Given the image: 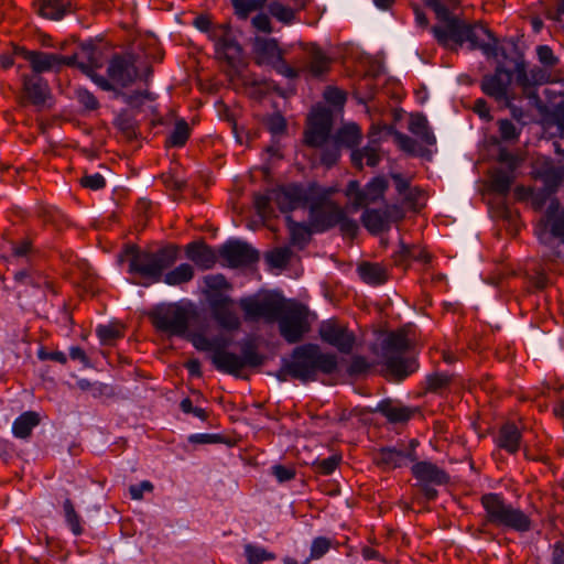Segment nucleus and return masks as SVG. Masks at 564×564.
Masks as SVG:
<instances>
[{
	"label": "nucleus",
	"instance_id": "nucleus-30",
	"mask_svg": "<svg viewBox=\"0 0 564 564\" xmlns=\"http://www.w3.org/2000/svg\"><path fill=\"white\" fill-rule=\"evenodd\" d=\"M253 52L261 62L273 63L282 61L283 52L279 47V42L274 37H256Z\"/></svg>",
	"mask_w": 564,
	"mask_h": 564
},
{
	"label": "nucleus",
	"instance_id": "nucleus-50",
	"mask_svg": "<svg viewBox=\"0 0 564 564\" xmlns=\"http://www.w3.org/2000/svg\"><path fill=\"white\" fill-rule=\"evenodd\" d=\"M78 48L86 61H79L78 64H88L91 67H100L99 50L93 39L78 42Z\"/></svg>",
	"mask_w": 564,
	"mask_h": 564
},
{
	"label": "nucleus",
	"instance_id": "nucleus-64",
	"mask_svg": "<svg viewBox=\"0 0 564 564\" xmlns=\"http://www.w3.org/2000/svg\"><path fill=\"white\" fill-rule=\"evenodd\" d=\"M324 99L335 108H340L347 100L346 93L338 87L328 86L324 91Z\"/></svg>",
	"mask_w": 564,
	"mask_h": 564
},
{
	"label": "nucleus",
	"instance_id": "nucleus-46",
	"mask_svg": "<svg viewBox=\"0 0 564 564\" xmlns=\"http://www.w3.org/2000/svg\"><path fill=\"white\" fill-rule=\"evenodd\" d=\"M75 68H78L84 75H86L88 78H90L100 89L104 91H112L113 97L116 96V90L119 88L116 87L112 80L110 78H106L102 75L95 72L97 67H91L88 64H78V62L73 66Z\"/></svg>",
	"mask_w": 564,
	"mask_h": 564
},
{
	"label": "nucleus",
	"instance_id": "nucleus-19",
	"mask_svg": "<svg viewBox=\"0 0 564 564\" xmlns=\"http://www.w3.org/2000/svg\"><path fill=\"white\" fill-rule=\"evenodd\" d=\"M223 34L214 31L209 39L215 43V54L219 59H224L229 66L235 67L242 58V47L236 37L231 34L229 25H219Z\"/></svg>",
	"mask_w": 564,
	"mask_h": 564
},
{
	"label": "nucleus",
	"instance_id": "nucleus-10",
	"mask_svg": "<svg viewBox=\"0 0 564 564\" xmlns=\"http://www.w3.org/2000/svg\"><path fill=\"white\" fill-rule=\"evenodd\" d=\"M333 193L332 187L319 186V191L308 206V220L313 231L317 234L330 230L343 219L344 208L334 202H328Z\"/></svg>",
	"mask_w": 564,
	"mask_h": 564
},
{
	"label": "nucleus",
	"instance_id": "nucleus-55",
	"mask_svg": "<svg viewBox=\"0 0 564 564\" xmlns=\"http://www.w3.org/2000/svg\"><path fill=\"white\" fill-rule=\"evenodd\" d=\"M391 178L394 183L395 191L399 195L403 196L405 203H415L416 194L410 188V181L405 178L401 173H392Z\"/></svg>",
	"mask_w": 564,
	"mask_h": 564
},
{
	"label": "nucleus",
	"instance_id": "nucleus-43",
	"mask_svg": "<svg viewBox=\"0 0 564 564\" xmlns=\"http://www.w3.org/2000/svg\"><path fill=\"white\" fill-rule=\"evenodd\" d=\"M63 511L65 523L75 536H79L84 533L83 519L79 513L75 510L74 503L69 498H66L63 502Z\"/></svg>",
	"mask_w": 564,
	"mask_h": 564
},
{
	"label": "nucleus",
	"instance_id": "nucleus-24",
	"mask_svg": "<svg viewBox=\"0 0 564 564\" xmlns=\"http://www.w3.org/2000/svg\"><path fill=\"white\" fill-rule=\"evenodd\" d=\"M22 87L25 99L35 107L44 106L51 96L47 80L37 74H23Z\"/></svg>",
	"mask_w": 564,
	"mask_h": 564
},
{
	"label": "nucleus",
	"instance_id": "nucleus-2",
	"mask_svg": "<svg viewBox=\"0 0 564 564\" xmlns=\"http://www.w3.org/2000/svg\"><path fill=\"white\" fill-rule=\"evenodd\" d=\"M424 3L433 10L436 19L444 23L443 26L434 25L432 28V33L440 45L448 47L449 42L458 46L468 43L470 51L480 50L488 58L508 57L505 47H499V39L480 22L468 23L453 15L448 7L441 0H424Z\"/></svg>",
	"mask_w": 564,
	"mask_h": 564
},
{
	"label": "nucleus",
	"instance_id": "nucleus-57",
	"mask_svg": "<svg viewBox=\"0 0 564 564\" xmlns=\"http://www.w3.org/2000/svg\"><path fill=\"white\" fill-rule=\"evenodd\" d=\"M498 130L502 141L505 142H517L521 134V128H518L509 119L498 120Z\"/></svg>",
	"mask_w": 564,
	"mask_h": 564
},
{
	"label": "nucleus",
	"instance_id": "nucleus-61",
	"mask_svg": "<svg viewBox=\"0 0 564 564\" xmlns=\"http://www.w3.org/2000/svg\"><path fill=\"white\" fill-rule=\"evenodd\" d=\"M76 99L86 111H95L100 107L96 96L84 87L76 90Z\"/></svg>",
	"mask_w": 564,
	"mask_h": 564
},
{
	"label": "nucleus",
	"instance_id": "nucleus-44",
	"mask_svg": "<svg viewBox=\"0 0 564 564\" xmlns=\"http://www.w3.org/2000/svg\"><path fill=\"white\" fill-rule=\"evenodd\" d=\"M243 555L248 564H262L276 558L275 553L253 543H248L243 546Z\"/></svg>",
	"mask_w": 564,
	"mask_h": 564
},
{
	"label": "nucleus",
	"instance_id": "nucleus-25",
	"mask_svg": "<svg viewBox=\"0 0 564 564\" xmlns=\"http://www.w3.org/2000/svg\"><path fill=\"white\" fill-rule=\"evenodd\" d=\"M391 259L395 267L406 270L412 262H417L421 264L430 263L431 254L419 246L406 245L401 241L399 250L393 252Z\"/></svg>",
	"mask_w": 564,
	"mask_h": 564
},
{
	"label": "nucleus",
	"instance_id": "nucleus-28",
	"mask_svg": "<svg viewBox=\"0 0 564 564\" xmlns=\"http://www.w3.org/2000/svg\"><path fill=\"white\" fill-rule=\"evenodd\" d=\"M375 411L382 414L389 423L398 424L410 421L415 410L406 405H394L393 401L387 398L377 404Z\"/></svg>",
	"mask_w": 564,
	"mask_h": 564
},
{
	"label": "nucleus",
	"instance_id": "nucleus-35",
	"mask_svg": "<svg viewBox=\"0 0 564 564\" xmlns=\"http://www.w3.org/2000/svg\"><path fill=\"white\" fill-rule=\"evenodd\" d=\"M37 12L41 17L59 21L70 11V0H39Z\"/></svg>",
	"mask_w": 564,
	"mask_h": 564
},
{
	"label": "nucleus",
	"instance_id": "nucleus-51",
	"mask_svg": "<svg viewBox=\"0 0 564 564\" xmlns=\"http://www.w3.org/2000/svg\"><path fill=\"white\" fill-rule=\"evenodd\" d=\"M373 364L369 362L365 356L354 355L346 368V373L350 378H360L367 376Z\"/></svg>",
	"mask_w": 564,
	"mask_h": 564
},
{
	"label": "nucleus",
	"instance_id": "nucleus-22",
	"mask_svg": "<svg viewBox=\"0 0 564 564\" xmlns=\"http://www.w3.org/2000/svg\"><path fill=\"white\" fill-rule=\"evenodd\" d=\"M545 221L542 228L536 232L541 243L547 245L550 237L546 234V229H550V235L554 238H558L564 242V209L561 208L557 198H553L544 214Z\"/></svg>",
	"mask_w": 564,
	"mask_h": 564
},
{
	"label": "nucleus",
	"instance_id": "nucleus-4",
	"mask_svg": "<svg viewBox=\"0 0 564 564\" xmlns=\"http://www.w3.org/2000/svg\"><path fill=\"white\" fill-rule=\"evenodd\" d=\"M338 370L339 361L335 352L323 350L318 344L305 343L295 346L290 358L281 359V367L275 371L274 377L280 382L293 379L310 383L318 381L321 375L332 376Z\"/></svg>",
	"mask_w": 564,
	"mask_h": 564
},
{
	"label": "nucleus",
	"instance_id": "nucleus-52",
	"mask_svg": "<svg viewBox=\"0 0 564 564\" xmlns=\"http://www.w3.org/2000/svg\"><path fill=\"white\" fill-rule=\"evenodd\" d=\"M292 251L288 247L274 248L265 253V261L271 268L283 269L291 260Z\"/></svg>",
	"mask_w": 564,
	"mask_h": 564
},
{
	"label": "nucleus",
	"instance_id": "nucleus-59",
	"mask_svg": "<svg viewBox=\"0 0 564 564\" xmlns=\"http://www.w3.org/2000/svg\"><path fill=\"white\" fill-rule=\"evenodd\" d=\"M332 540L326 536H317L313 539L310 549V562L322 558L330 549Z\"/></svg>",
	"mask_w": 564,
	"mask_h": 564
},
{
	"label": "nucleus",
	"instance_id": "nucleus-47",
	"mask_svg": "<svg viewBox=\"0 0 564 564\" xmlns=\"http://www.w3.org/2000/svg\"><path fill=\"white\" fill-rule=\"evenodd\" d=\"M387 129L391 134H393L395 142L403 152L412 156L424 155L423 149L420 148L419 151L417 142L413 138L395 130L393 126H389Z\"/></svg>",
	"mask_w": 564,
	"mask_h": 564
},
{
	"label": "nucleus",
	"instance_id": "nucleus-49",
	"mask_svg": "<svg viewBox=\"0 0 564 564\" xmlns=\"http://www.w3.org/2000/svg\"><path fill=\"white\" fill-rule=\"evenodd\" d=\"M115 98H120L124 104L132 108H141L145 100H153L154 96L149 90H134L132 93H126L122 89L116 90Z\"/></svg>",
	"mask_w": 564,
	"mask_h": 564
},
{
	"label": "nucleus",
	"instance_id": "nucleus-34",
	"mask_svg": "<svg viewBox=\"0 0 564 564\" xmlns=\"http://www.w3.org/2000/svg\"><path fill=\"white\" fill-rule=\"evenodd\" d=\"M41 422L37 412L26 411L20 414L12 424V433L17 438L26 440L31 436L32 431Z\"/></svg>",
	"mask_w": 564,
	"mask_h": 564
},
{
	"label": "nucleus",
	"instance_id": "nucleus-13",
	"mask_svg": "<svg viewBox=\"0 0 564 564\" xmlns=\"http://www.w3.org/2000/svg\"><path fill=\"white\" fill-rule=\"evenodd\" d=\"M13 54L26 61L32 74L41 76L43 73H58L64 66L73 67L77 63L78 53L64 56L56 53H48L37 50H29L24 46L14 45Z\"/></svg>",
	"mask_w": 564,
	"mask_h": 564
},
{
	"label": "nucleus",
	"instance_id": "nucleus-16",
	"mask_svg": "<svg viewBox=\"0 0 564 564\" xmlns=\"http://www.w3.org/2000/svg\"><path fill=\"white\" fill-rule=\"evenodd\" d=\"M218 254L229 268H242L257 263L260 259L259 251L247 241L230 238L218 249Z\"/></svg>",
	"mask_w": 564,
	"mask_h": 564
},
{
	"label": "nucleus",
	"instance_id": "nucleus-56",
	"mask_svg": "<svg viewBox=\"0 0 564 564\" xmlns=\"http://www.w3.org/2000/svg\"><path fill=\"white\" fill-rule=\"evenodd\" d=\"M321 164L327 169L333 167L340 158V148L334 141L321 147Z\"/></svg>",
	"mask_w": 564,
	"mask_h": 564
},
{
	"label": "nucleus",
	"instance_id": "nucleus-27",
	"mask_svg": "<svg viewBox=\"0 0 564 564\" xmlns=\"http://www.w3.org/2000/svg\"><path fill=\"white\" fill-rule=\"evenodd\" d=\"M185 253L187 259L202 270L212 269L217 261L215 250L203 240L189 242L185 248Z\"/></svg>",
	"mask_w": 564,
	"mask_h": 564
},
{
	"label": "nucleus",
	"instance_id": "nucleus-29",
	"mask_svg": "<svg viewBox=\"0 0 564 564\" xmlns=\"http://www.w3.org/2000/svg\"><path fill=\"white\" fill-rule=\"evenodd\" d=\"M357 272L361 281L371 286L382 285L389 280L387 268L378 262L364 261L358 265Z\"/></svg>",
	"mask_w": 564,
	"mask_h": 564
},
{
	"label": "nucleus",
	"instance_id": "nucleus-58",
	"mask_svg": "<svg viewBox=\"0 0 564 564\" xmlns=\"http://www.w3.org/2000/svg\"><path fill=\"white\" fill-rule=\"evenodd\" d=\"M345 195L347 197H352V209L358 210L361 207H365V191L360 187V184L356 180H351L348 182Z\"/></svg>",
	"mask_w": 564,
	"mask_h": 564
},
{
	"label": "nucleus",
	"instance_id": "nucleus-17",
	"mask_svg": "<svg viewBox=\"0 0 564 564\" xmlns=\"http://www.w3.org/2000/svg\"><path fill=\"white\" fill-rule=\"evenodd\" d=\"M318 336L323 343L345 355L350 354L356 345L355 334L335 319L323 321L318 327Z\"/></svg>",
	"mask_w": 564,
	"mask_h": 564
},
{
	"label": "nucleus",
	"instance_id": "nucleus-41",
	"mask_svg": "<svg viewBox=\"0 0 564 564\" xmlns=\"http://www.w3.org/2000/svg\"><path fill=\"white\" fill-rule=\"evenodd\" d=\"M514 173L502 169L496 170L490 180V187L492 192L507 196L510 192L511 185L514 181Z\"/></svg>",
	"mask_w": 564,
	"mask_h": 564
},
{
	"label": "nucleus",
	"instance_id": "nucleus-53",
	"mask_svg": "<svg viewBox=\"0 0 564 564\" xmlns=\"http://www.w3.org/2000/svg\"><path fill=\"white\" fill-rule=\"evenodd\" d=\"M341 459V455L339 454H334L324 459H315L312 463V469L316 475L329 476L339 466Z\"/></svg>",
	"mask_w": 564,
	"mask_h": 564
},
{
	"label": "nucleus",
	"instance_id": "nucleus-63",
	"mask_svg": "<svg viewBox=\"0 0 564 564\" xmlns=\"http://www.w3.org/2000/svg\"><path fill=\"white\" fill-rule=\"evenodd\" d=\"M337 226L344 238L355 239L359 234L357 220L349 218L345 210L343 212V219L338 221Z\"/></svg>",
	"mask_w": 564,
	"mask_h": 564
},
{
	"label": "nucleus",
	"instance_id": "nucleus-12",
	"mask_svg": "<svg viewBox=\"0 0 564 564\" xmlns=\"http://www.w3.org/2000/svg\"><path fill=\"white\" fill-rule=\"evenodd\" d=\"M156 330L183 337L189 325V312L177 303L155 306L149 314Z\"/></svg>",
	"mask_w": 564,
	"mask_h": 564
},
{
	"label": "nucleus",
	"instance_id": "nucleus-42",
	"mask_svg": "<svg viewBox=\"0 0 564 564\" xmlns=\"http://www.w3.org/2000/svg\"><path fill=\"white\" fill-rule=\"evenodd\" d=\"M453 376L447 372H432L425 377V391L442 394L452 383Z\"/></svg>",
	"mask_w": 564,
	"mask_h": 564
},
{
	"label": "nucleus",
	"instance_id": "nucleus-1",
	"mask_svg": "<svg viewBox=\"0 0 564 564\" xmlns=\"http://www.w3.org/2000/svg\"><path fill=\"white\" fill-rule=\"evenodd\" d=\"M178 256L180 248L174 243H166L156 250L141 249L135 243H126L118 254V262L128 261L127 272L148 280L149 283H142L144 286L160 281L174 286L187 283L194 278V269L188 263H181L165 273L176 262Z\"/></svg>",
	"mask_w": 564,
	"mask_h": 564
},
{
	"label": "nucleus",
	"instance_id": "nucleus-38",
	"mask_svg": "<svg viewBox=\"0 0 564 564\" xmlns=\"http://www.w3.org/2000/svg\"><path fill=\"white\" fill-rule=\"evenodd\" d=\"M11 257L17 260H25L28 263L37 257L39 249L34 247V241L31 237L25 236L10 242Z\"/></svg>",
	"mask_w": 564,
	"mask_h": 564
},
{
	"label": "nucleus",
	"instance_id": "nucleus-45",
	"mask_svg": "<svg viewBox=\"0 0 564 564\" xmlns=\"http://www.w3.org/2000/svg\"><path fill=\"white\" fill-rule=\"evenodd\" d=\"M113 126L128 139L137 135V121L128 109H121L113 119Z\"/></svg>",
	"mask_w": 564,
	"mask_h": 564
},
{
	"label": "nucleus",
	"instance_id": "nucleus-62",
	"mask_svg": "<svg viewBox=\"0 0 564 564\" xmlns=\"http://www.w3.org/2000/svg\"><path fill=\"white\" fill-rule=\"evenodd\" d=\"M265 127L272 135H279L286 131V120L280 112H274L264 119Z\"/></svg>",
	"mask_w": 564,
	"mask_h": 564
},
{
	"label": "nucleus",
	"instance_id": "nucleus-26",
	"mask_svg": "<svg viewBox=\"0 0 564 564\" xmlns=\"http://www.w3.org/2000/svg\"><path fill=\"white\" fill-rule=\"evenodd\" d=\"M494 441L498 448L514 455L520 449L522 433L514 422L508 421L500 426Z\"/></svg>",
	"mask_w": 564,
	"mask_h": 564
},
{
	"label": "nucleus",
	"instance_id": "nucleus-37",
	"mask_svg": "<svg viewBox=\"0 0 564 564\" xmlns=\"http://www.w3.org/2000/svg\"><path fill=\"white\" fill-rule=\"evenodd\" d=\"M288 228L290 230L291 235V242L294 246L304 247L306 243H308L311 236L313 234H316L313 231V227L311 226V220H308V224L305 223H299L293 220L292 216L289 215L285 217Z\"/></svg>",
	"mask_w": 564,
	"mask_h": 564
},
{
	"label": "nucleus",
	"instance_id": "nucleus-6",
	"mask_svg": "<svg viewBox=\"0 0 564 564\" xmlns=\"http://www.w3.org/2000/svg\"><path fill=\"white\" fill-rule=\"evenodd\" d=\"M319 186L317 182H310L306 185L301 182L278 184L263 193H254L253 207L258 216L267 217L273 213V202L286 217L299 208L310 206Z\"/></svg>",
	"mask_w": 564,
	"mask_h": 564
},
{
	"label": "nucleus",
	"instance_id": "nucleus-14",
	"mask_svg": "<svg viewBox=\"0 0 564 564\" xmlns=\"http://www.w3.org/2000/svg\"><path fill=\"white\" fill-rule=\"evenodd\" d=\"M419 445L420 442L416 438H411L406 445L398 443L397 446L380 447L373 462L384 471L406 467L417 459L416 448Z\"/></svg>",
	"mask_w": 564,
	"mask_h": 564
},
{
	"label": "nucleus",
	"instance_id": "nucleus-60",
	"mask_svg": "<svg viewBox=\"0 0 564 564\" xmlns=\"http://www.w3.org/2000/svg\"><path fill=\"white\" fill-rule=\"evenodd\" d=\"M206 285L208 288V300L215 294H224L223 290H228L231 288L230 283L223 274L209 275L205 279Z\"/></svg>",
	"mask_w": 564,
	"mask_h": 564
},
{
	"label": "nucleus",
	"instance_id": "nucleus-39",
	"mask_svg": "<svg viewBox=\"0 0 564 564\" xmlns=\"http://www.w3.org/2000/svg\"><path fill=\"white\" fill-rule=\"evenodd\" d=\"M191 137V127L183 118L175 121L174 129L165 140L166 148H183Z\"/></svg>",
	"mask_w": 564,
	"mask_h": 564
},
{
	"label": "nucleus",
	"instance_id": "nucleus-31",
	"mask_svg": "<svg viewBox=\"0 0 564 564\" xmlns=\"http://www.w3.org/2000/svg\"><path fill=\"white\" fill-rule=\"evenodd\" d=\"M14 281L18 284L32 286L37 290H53V282L43 272L34 269H22L14 273Z\"/></svg>",
	"mask_w": 564,
	"mask_h": 564
},
{
	"label": "nucleus",
	"instance_id": "nucleus-32",
	"mask_svg": "<svg viewBox=\"0 0 564 564\" xmlns=\"http://www.w3.org/2000/svg\"><path fill=\"white\" fill-rule=\"evenodd\" d=\"M360 221L368 232L373 236H378L390 230L387 215L382 209L366 208L361 214Z\"/></svg>",
	"mask_w": 564,
	"mask_h": 564
},
{
	"label": "nucleus",
	"instance_id": "nucleus-5",
	"mask_svg": "<svg viewBox=\"0 0 564 564\" xmlns=\"http://www.w3.org/2000/svg\"><path fill=\"white\" fill-rule=\"evenodd\" d=\"M411 349V340L404 329L390 330L381 339L377 365L380 375L391 382H402L420 368L417 357L405 355Z\"/></svg>",
	"mask_w": 564,
	"mask_h": 564
},
{
	"label": "nucleus",
	"instance_id": "nucleus-21",
	"mask_svg": "<svg viewBox=\"0 0 564 564\" xmlns=\"http://www.w3.org/2000/svg\"><path fill=\"white\" fill-rule=\"evenodd\" d=\"M133 56L113 54L107 67V75L113 84L121 88L132 85L138 77V69Z\"/></svg>",
	"mask_w": 564,
	"mask_h": 564
},
{
	"label": "nucleus",
	"instance_id": "nucleus-33",
	"mask_svg": "<svg viewBox=\"0 0 564 564\" xmlns=\"http://www.w3.org/2000/svg\"><path fill=\"white\" fill-rule=\"evenodd\" d=\"M408 128L411 133L420 138L425 144L434 145L436 143V138L424 113H411Z\"/></svg>",
	"mask_w": 564,
	"mask_h": 564
},
{
	"label": "nucleus",
	"instance_id": "nucleus-48",
	"mask_svg": "<svg viewBox=\"0 0 564 564\" xmlns=\"http://www.w3.org/2000/svg\"><path fill=\"white\" fill-rule=\"evenodd\" d=\"M330 59L319 48L315 47L311 53V62L308 64V72L313 77H319L326 74L329 69Z\"/></svg>",
	"mask_w": 564,
	"mask_h": 564
},
{
	"label": "nucleus",
	"instance_id": "nucleus-7",
	"mask_svg": "<svg viewBox=\"0 0 564 564\" xmlns=\"http://www.w3.org/2000/svg\"><path fill=\"white\" fill-rule=\"evenodd\" d=\"M480 503L485 511L484 524L486 525L518 533L529 532L532 528L530 517L508 502L502 494H484L480 497Z\"/></svg>",
	"mask_w": 564,
	"mask_h": 564
},
{
	"label": "nucleus",
	"instance_id": "nucleus-54",
	"mask_svg": "<svg viewBox=\"0 0 564 564\" xmlns=\"http://www.w3.org/2000/svg\"><path fill=\"white\" fill-rule=\"evenodd\" d=\"M269 13L284 24H291L295 20V11L274 0L268 4Z\"/></svg>",
	"mask_w": 564,
	"mask_h": 564
},
{
	"label": "nucleus",
	"instance_id": "nucleus-15",
	"mask_svg": "<svg viewBox=\"0 0 564 564\" xmlns=\"http://www.w3.org/2000/svg\"><path fill=\"white\" fill-rule=\"evenodd\" d=\"M513 77L514 69H509L502 63H498L492 74H485L481 77L480 89L499 106H508L509 97L513 94L510 90Z\"/></svg>",
	"mask_w": 564,
	"mask_h": 564
},
{
	"label": "nucleus",
	"instance_id": "nucleus-11",
	"mask_svg": "<svg viewBox=\"0 0 564 564\" xmlns=\"http://www.w3.org/2000/svg\"><path fill=\"white\" fill-rule=\"evenodd\" d=\"M412 477L415 479L414 488L417 489L425 502L435 501L438 497L436 487L446 486L451 481L449 474L430 460L413 462L411 466Z\"/></svg>",
	"mask_w": 564,
	"mask_h": 564
},
{
	"label": "nucleus",
	"instance_id": "nucleus-18",
	"mask_svg": "<svg viewBox=\"0 0 564 564\" xmlns=\"http://www.w3.org/2000/svg\"><path fill=\"white\" fill-rule=\"evenodd\" d=\"M333 113L327 108H318L308 117V127L304 132V142L312 148L324 145L330 135Z\"/></svg>",
	"mask_w": 564,
	"mask_h": 564
},
{
	"label": "nucleus",
	"instance_id": "nucleus-20",
	"mask_svg": "<svg viewBox=\"0 0 564 564\" xmlns=\"http://www.w3.org/2000/svg\"><path fill=\"white\" fill-rule=\"evenodd\" d=\"M234 300L226 294H215L209 299V307L214 321L225 330H238L241 322L238 315L230 310Z\"/></svg>",
	"mask_w": 564,
	"mask_h": 564
},
{
	"label": "nucleus",
	"instance_id": "nucleus-40",
	"mask_svg": "<svg viewBox=\"0 0 564 564\" xmlns=\"http://www.w3.org/2000/svg\"><path fill=\"white\" fill-rule=\"evenodd\" d=\"M389 187L387 178L382 175L372 177L365 186V206L376 203L383 197Z\"/></svg>",
	"mask_w": 564,
	"mask_h": 564
},
{
	"label": "nucleus",
	"instance_id": "nucleus-36",
	"mask_svg": "<svg viewBox=\"0 0 564 564\" xmlns=\"http://www.w3.org/2000/svg\"><path fill=\"white\" fill-rule=\"evenodd\" d=\"M361 137V129L357 123L352 122L339 128L335 133L333 141L338 144L340 149L343 147L354 149L360 143Z\"/></svg>",
	"mask_w": 564,
	"mask_h": 564
},
{
	"label": "nucleus",
	"instance_id": "nucleus-9",
	"mask_svg": "<svg viewBox=\"0 0 564 564\" xmlns=\"http://www.w3.org/2000/svg\"><path fill=\"white\" fill-rule=\"evenodd\" d=\"M505 42L509 46V50L503 46L508 56L506 61H510L514 64L516 84L521 88L525 98L538 101L539 94L536 87L547 83L546 72L538 66L528 70L524 55L520 51L517 41L513 37H509L506 39ZM501 57L505 59L503 56Z\"/></svg>",
	"mask_w": 564,
	"mask_h": 564
},
{
	"label": "nucleus",
	"instance_id": "nucleus-3",
	"mask_svg": "<svg viewBox=\"0 0 564 564\" xmlns=\"http://www.w3.org/2000/svg\"><path fill=\"white\" fill-rule=\"evenodd\" d=\"M239 306L247 322H278L279 333L288 344L302 341L310 330L305 307L300 304L286 305L285 299L278 292H268L261 299L257 295L241 297Z\"/></svg>",
	"mask_w": 564,
	"mask_h": 564
},
{
	"label": "nucleus",
	"instance_id": "nucleus-23",
	"mask_svg": "<svg viewBox=\"0 0 564 564\" xmlns=\"http://www.w3.org/2000/svg\"><path fill=\"white\" fill-rule=\"evenodd\" d=\"M532 175L543 183V187L556 193L564 182V165L546 159L533 166Z\"/></svg>",
	"mask_w": 564,
	"mask_h": 564
},
{
	"label": "nucleus",
	"instance_id": "nucleus-8",
	"mask_svg": "<svg viewBox=\"0 0 564 564\" xmlns=\"http://www.w3.org/2000/svg\"><path fill=\"white\" fill-rule=\"evenodd\" d=\"M213 355L210 357L214 367L223 373L239 377L240 371L246 368H258L264 364L265 357L258 350V345L253 338L245 339L240 345L241 355L228 351L227 340L224 338H213Z\"/></svg>",
	"mask_w": 564,
	"mask_h": 564
}]
</instances>
